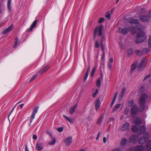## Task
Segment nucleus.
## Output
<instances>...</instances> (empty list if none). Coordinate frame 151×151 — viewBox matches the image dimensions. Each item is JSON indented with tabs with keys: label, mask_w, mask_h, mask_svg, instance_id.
<instances>
[{
	"label": "nucleus",
	"mask_w": 151,
	"mask_h": 151,
	"mask_svg": "<svg viewBox=\"0 0 151 151\" xmlns=\"http://www.w3.org/2000/svg\"><path fill=\"white\" fill-rule=\"evenodd\" d=\"M144 149L142 145H137L135 147V151H142Z\"/></svg>",
	"instance_id": "nucleus-22"
},
{
	"label": "nucleus",
	"mask_w": 151,
	"mask_h": 151,
	"mask_svg": "<svg viewBox=\"0 0 151 151\" xmlns=\"http://www.w3.org/2000/svg\"><path fill=\"white\" fill-rule=\"evenodd\" d=\"M50 68V67L48 65H47L43 69H40L39 72L40 73V74L48 70Z\"/></svg>",
	"instance_id": "nucleus-16"
},
{
	"label": "nucleus",
	"mask_w": 151,
	"mask_h": 151,
	"mask_svg": "<svg viewBox=\"0 0 151 151\" xmlns=\"http://www.w3.org/2000/svg\"><path fill=\"white\" fill-rule=\"evenodd\" d=\"M134 149L133 148H130L128 151H133V150Z\"/></svg>",
	"instance_id": "nucleus-64"
},
{
	"label": "nucleus",
	"mask_w": 151,
	"mask_h": 151,
	"mask_svg": "<svg viewBox=\"0 0 151 151\" xmlns=\"http://www.w3.org/2000/svg\"><path fill=\"white\" fill-rule=\"evenodd\" d=\"M25 151H29L27 145L25 147Z\"/></svg>",
	"instance_id": "nucleus-59"
},
{
	"label": "nucleus",
	"mask_w": 151,
	"mask_h": 151,
	"mask_svg": "<svg viewBox=\"0 0 151 151\" xmlns=\"http://www.w3.org/2000/svg\"><path fill=\"white\" fill-rule=\"evenodd\" d=\"M72 137H70L66 138L64 140L65 144L67 146H69L72 142Z\"/></svg>",
	"instance_id": "nucleus-8"
},
{
	"label": "nucleus",
	"mask_w": 151,
	"mask_h": 151,
	"mask_svg": "<svg viewBox=\"0 0 151 151\" xmlns=\"http://www.w3.org/2000/svg\"><path fill=\"white\" fill-rule=\"evenodd\" d=\"M101 105V103L100 100L97 99L95 101V108L96 110L97 111L99 107Z\"/></svg>",
	"instance_id": "nucleus-15"
},
{
	"label": "nucleus",
	"mask_w": 151,
	"mask_h": 151,
	"mask_svg": "<svg viewBox=\"0 0 151 151\" xmlns=\"http://www.w3.org/2000/svg\"><path fill=\"white\" fill-rule=\"evenodd\" d=\"M138 138V137L137 135H132L130 139V141L131 142L134 143L136 142Z\"/></svg>",
	"instance_id": "nucleus-9"
},
{
	"label": "nucleus",
	"mask_w": 151,
	"mask_h": 151,
	"mask_svg": "<svg viewBox=\"0 0 151 151\" xmlns=\"http://www.w3.org/2000/svg\"><path fill=\"white\" fill-rule=\"evenodd\" d=\"M32 138L35 140H36L37 139V136L35 134H34Z\"/></svg>",
	"instance_id": "nucleus-53"
},
{
	"label": "nucleus",
	"mask_w": 151,
	"mask_h": 151,
	"mask_svg": "<svg viewBox=\"0 0 151 151\" xmlns=\"http://www.w3.org/2000/svg\"><path fill=\"white\" fill-rule=\"evenodd\" d=\"M137 65V63H134L132 64L131 68V70L132 71L134 69H135L136 68Z\"/></svg>",
	"instance_id": "nucleus-32"
},
{
	"label": "nucleus",
	"mask_w": 151,
	"mask_h": 151,
	"mask_svg": "<svg viewBox=\"0 0 151 151\" xmlns=\"http://www.w3.org/2000/svg\"><path fill=\"white\" fill-rule=\"evenodd\" d=\"M125 91V89L124 88L122 89V90L121 91V93L120 95V96L121 97H122L124 95V93Z\"/></svg>",
	"instance_id": "nucleus-31"
},
{
	"label": "nucleus",
	"mask_w": 151,
	"mask_h": 151,
	"mask_svg": "<svg viewBox=\"0 0 151 151\" xmlns=\"http://www.w3.org/2000/svg\"><path fill=\"white\" fill-rule=\"evenodd\" d=\"M137 110L138 108L137 106L136 105H134L131 110V114H136Z\"/></svg>",
	"instance_id": "nucleus-13"
},
{
	"label": "nucleus",
	"mask_w": 151,
	"mask_h": 151,
	"mask_svg": "<svg viewBox=\"0 0 151 151\" xmlns=\"http://www.w3.org/2000/svg\"><path fill=\"white\" fill-rule=\"evenodd\" d=\"M63 127H60L58 128V129L57 130H58V131L59 132H62L63 131Z\"/></svg>",
	"instance_id": "nucleus-46"
},
{
	"label": "nucleus",
	"mask_w": 151,
	"mask_h": 151,
	"mask_svg": "<svg viewBox=\"0 0 151 151\" xmlns=\"http://www.w3.org/2000/svg\"><path fill=\"white\" fill-rule=\"evenodd\" d=\"M36 149L39 151L42 150L43 149V146L41 143H37L36 145Z\"/></svg>",
	"instance_id": "nucleus-19"
},
{
	"label": "nucleus",
	"mask_w": 151,
	"mask_h": 151,
	"mask_svg": "<svg viewBox=\"0 0 151 151\" xmlns=\"http://www.w3.org/2000/svg\"><path fill=\"white\" fill-rule=\"evenodd\" d=\"M16 106V105L14 106V108H13L12 109V110H11V111H10V113L9 114V116H8V119L9 118V116L12 113V112L13 111V110H14V108H15V107Z\"/></svg>",
	"instance_id": "nucleus-49"
},
{
	"label": "nucleus",
	"mask_w": 151,
	"mask_h": 151,
	"mask_svg": "<svg viewBox=\"0 0 151 151\" xmlns=\"http://www.w3.org/2000/svg\"><path fill=\"white\" fill-rule=\"evenodd\" d=\"M111 151H122V150L119 148H116L112 150Z\"/></svg>",
	"instance_id": "nucleus-52"
},
{
	"label": "nucleus",
	"mask_w": 151,
	"mask_h": 151,
	"mask_svg": "<svg viewBox=\"0 0 151 151\" xmlns=\"http://www.w3.org/2000/svg\"><path fill=\"white\" fill-rule=\"evenodd\" d=\"M143 64L142 63H141L139 65V68H142L143 67Z\"/></svg>",
	"instance_id": "nucleus-56"
},
{
	"label": "nucleus",
	"mask_w": 151,
	"mask_h": 151,
	"mask_svg": "<svg viewBox=\"0 0 151 151\" xmlns=\"http://www.w3.org/2000/svg\"><path fill=\"white\" fill-rule=\"evenodd\" d=\"M132 130L133 132H136L138 131V128L135 125H133L132 127Z\"/></svg>",
	"instance_id": "nucleus-27"
},
{
	"label": "nucleus",
	"mask_w": 151,
	"mask_h": 151,
	"mask_svg": "<svg viewBox=\"0 0 151 151\" xmlns=\"http://www.w3.org/2000/svg\"><path fill=\"white\" fill-rule=\"evenodd\" d=\"M139 30L136 35V42L137 43H141L146 40V36L145 32L142 30L144 29V27L141 24H139L136 27Z\"/></svg>",
	"instance_id": "nucleus-1"
},
{
	"label": "nucleus",
	"mask_w": 151,
	"mask_h": 151,
	"mask_svg": "<svg viewBox=\"0 0 151 151\" xmlns=\"http://www.w3.org/2000/svg\"><path fill=\"white\" fill-rule=\"evenodd\" d=\"M146 12V10L145 9H142L141 11L142 13L145 12Z\"/></svg>",
	"instance_id": "nucleus-58"
},
{
	"label": "nucleus",
	"mask_w": 151,
	"mask_h": 151,
	"mask_svg": "<svg viewBox=\"0 0 151 151\" xmlns=\"http://www.w3.org/2000/svg\"><path fill=\"white\" fill-rule=\"evenodd\" d=\"M100 134V132H99V133L98 134V135L96 138V140H98L99 139Z\"/></svg>",
	"instance_id": "nucleus-55"
},
{
	"label": "nucleus",
	"mask_w": 151,
	"mask_h": 151,
	"mask_svg": "<svg viewBox=\"0 0 151 151\" xmlns=\"http://www.w3.org/2000/svg\"><path fill=\"white\" fill-rule=\"evenodd\" d=\"M150 76L149 75H147L144 78V80H145L149 78L150 77Z\"/></svg>",
	"instance_id": "nucleus-54"
},
{
	"label": "nucleus",
	"mask_w": 151,
	"mask_h": 151,
	"mask_svg": "<svg viewBox=\"0 0 151 151\" xmlns=\"http://www.w3.org/2000/svg\"><path fill=\"white\" fill-rule=\"evenodd\" d=\"M110 61L111 63H112L113 61V58H110Z\"/></svg>",
	"instance_id": "nucleus-63"
},
{
	"label": "nucleus",
	"mask_w": 151,
	"mask_h": 151,
	"mask_svg": "<svg viewBox=\"0 0 151 151\" xmlns=\"http://www.w3.org/2000/svg\"><path fill=\"white\" fill-rule=\"evenodd\" d=\"M148 44L149 46L151 47V36H150L148 40Z\"/></svg>",
	"instance_id": "nucleus-45"
},
{
	"label": "nucleus",
	"mask_w": 151,
	"mask_h": 151,
	"mask_svg": "<svg viewBox=\"0 0 151 151\" xmlns=\"http://www.w3.org/2000/svg\"><path fill=\"white\" fill-rule=\"evenodd\" d=\"M12 0H8L7 3V7L8 10L9 12H10L12 8L11 6Z\"/></svg>",
	"instance_id": "nucleus-23"
},
{
	"label": "nucleus",
	"mask_w": 151,
	"mask_h": 151,
	"mask_svg": "<svg viewBox=\"0 0 151 151\" xmlns=\"http://www.w3.org/2000/svg\"><path fill=\"white\" fill-rule=\"evenodd\" d=\"M13 25H11L9 27L5 29L3 31L4 34H6L10 32L12 29Z\"/></svg>",
	"instance_id": "nucleus-20"
},
{
	"label": "nucleus",
	"mask_w": 151,
	"mask_h": 151,
	"mask_svg": "<svg viewBox=\"0 0 151 151\" xmlns=\"http://www.w3.org/2000/svg\"><path fill=\"white\" fill-rule=\"evenodd\" d=\"M77 107V104H76L74 106L71 107L69 109V112L71 114H73L75 111V109Z\"/></svg>",
	"instance_id": "nucleus-17"
},
{
	"label": "nucleus",
	"mask_w": 151,
	"mask_h": 151,
	"mask_svg": "<svg viewBox=\"0 0 151 151\" xmlns=\"http://www.w3.org/2000/svg\"><path fill=\"white\" fill-rule=\"evenodd\" d=\"M128 22L131 24H138L139 23V20L137 19H134L132 17H129L127 19Z\"/></svg>",
	"instance_id": "nucleus-7"
},
{
	"label": "nucleus",
	"mask_w": 151,
	"mask_h": 151,
	"mask_svg": "<svg viewBox=\"0 0 151 151\" xmlns=\"http://www.w3.org/2000/svg\"><path fill=\"white\" fill-rule=\"evenodd\" d=\"M103 142L105 143L106 142V137H104L103 139Z\"/></svg>",
	"instance_id": "nucleus-57"
},
{
	"label": "nucleus",
	"mask_w": 151,
	"mask_h": 151,
	"mask_svg": "<svg viewBox=\"0 0 151 151\" xmlns=\"http://www.w3.org/2000/svg\"><path fill=\"white\" fill-rule=\"evenodd\" d=\"M147 62V60H146V59H145V58L143 59L142 60L141 62V63H142L143 65L146 64V63Z\"/></svg>",
	"instance_id": "nucleus-44"
},
{
	"label": "nucleus",
	"mask_w": 151,
	"mask_h": 151,
	"mask_svg": "<svg viewBox=\"0 0 151 151\" xmlns=\"http://www.w3.org/2000/svg\"><path fill=\"white\" fill-rule=\"evenodd\" d=\"M103 27L99 26L96 27L95 30L94 32V39H95L96 36L98 35L99 36H101L102 33Z\"/></svg>",
	"instance_id": "nucleus-5"
},
{
	"label": "nucleus",
	"mask_w": 151,
	"mask_h": 151,
	"mask_svg": "<svg viewBox=\"0 0 151 151\" xmlns=\"http://www.w3.org/2000/svg\"><path fill=\"white\" fill-rule=\"evenodd\" d=\"M55 139H53L49 143V144L50 145H54L55 144Z\"/></svg>",
	"instance_id": "nucleus-34"
},
{
	"label": "nucleus",
	"mask_w": 151,
	"mask_h": 151,
	"mask_svg": "<svg viewBox=\"0 0 151 151\" xmlns=\"http://www.w3.org/2000/svg\"><path fill=\"white\" fill-rule=\"evenodd\" d=\"M98 92H99V91H98V89H96V90L95 92L93 94V95H92L93 97H95L96 96L97 94L98 93Z\"/></svg>",
	"instance_id": "nucleus-40"
},
{
	"label": "nucleus",
	"mask_w": 151,
	"mask_h": 151,
	"mask_svg": "<svg viewBox=\"0 0 151 151\" xmlns=\"http://www.w3.org/2000/svg\"><path fill=\"white\" fill-rule=\"evenodd\" d=\"M88 74L87 73H85V75L84 76V78L83 79V82H85L86 81V80L88 76Z\"/></svg>",
	"instance_id": "nucleus-38"
},
{
	"label": "nucleus",
	"mask_w": 151,
	"mask_h": 151,
	"mask_svg": "<svg viewBox=\"0 0 151 151\" xmlns=\"http://www.w3.org/2000/svg\"><path fill=\"white\" fill-rule=\"evenodd\" d=\"M140 20L143 22L148 21L149 20V18L146 16L143 15L140 17Z\"/></svg>",
	"instance_id": "nucleus-18"
},
{
	"label": "nucleus",
	"mask_w": 151,
	"mask_h": 151,
	"mask_svg": "<svg viewBox=\"0 0 151 151\" xmlns=\"http://www.w3.org/2000/svg\"><path fill=\"white\" fill-rule=\"evenodd\" d=\"M104 20V18H101L99 20V23H102Z\"/></svg>",
	"instance_id": "nucleus-48"
},
{
	"label": "nucleus",
	"mask_w": 151,
	"mask_h": 151,
	"mask_svg": "<svg viewBox=\"0 0 151 151\" xmlns=\"http://www.w3.org/2000/svg\"><path fill=\"white\" fill-rule=\"evenodd\" d=\"M96 69V67H94L93 69L92 70L91 73V76H93L95 74V71Z\"/></svg>",
	"instance_id": "nucleus-35"
},
{
	"label": "nucleus",
	"mask_w": 151,
	"mask_h": 151,
	"mask_svg": "<svg viewBox=\"0 0 151 151\" xmlns=\"http://www.w3.org/2000/svg\"><path fill=\"white\" fill-rule=\"evenodd\" d=\"M120 105L121 104H118L116 105L114 108L112 112H114L117 109H119L120 107Z\"/></svg>",
	"instance_id": "nucleus-29"
},
{
	"label": "nucleus",
	"mask_w": 151,
	"mask_h": 151,
	"mask_svg": "<svg viewBox=\"0 0 151 151\" xmlns=\"http://www.w3.org/2000/svg\"><path fill=\"white\" fill-rule=\"evenodd\" d=\"M129 125V123L128 122H126L123 125L121 128V130L124 131L128 129Z\"/></svg>",
	"instance_id": "nucleus-12"
},
{
	"label": "nucleus",
	"mask_w": 151,
	"mask_h": 151,
	"mask_svg": "<svg viewBox=\"0 0 151 151\" xmlns=\"http://www.w3.org/2000/svg\"><path fill=\"white\" fill-rule=\"evenodd\" d=\"M95 46L96 48H98L99 47V44L97 41L96 40L95 43Z\"/></svg>",
	"instance_id": "nucleus-43"
},
{
	"label": "nucleus",
	"mask_w": 151,
	"mask_h": 151,
	"mask_svg": "<svg viewBox=\"0 0 151 151\" xmlns=\"http://www.w3.org/2000/svg\"><path fill=\"white\" fill-rule=\"evenodd\" d=\"M136 29L134 27H132L131 29L130 28H125L123 29L121 28H119L118 29L119 32L120 33H122V34L124 35H126L129 31H131V32L133 33H135L136 31Z\"/></svg>",
	"instance_id": "nucleus-4"
},
{
	"label": "nucleus",
	"mask_w": 151,
	"mask_h": 151,
	"mask_svg": "<svg viewBox=\"0 0 151 151\" xmlns=\"http://www.w3.org/2000/svg\"><path fill=\"white\" fill-rule=\"evenodd\" d=\"M19 43V39L18 38L16 37V38L15 42L14 45L13 46V47L15 48L17 47V45Z\"/></svg>",
	"instance_id": "nucleus-30"
},
{
	"label": "nucleus",
	"mask_w": 151,
	"mask_h": 151,
	"mask_svg": "<svg viewBox=\"0 0 151 151\" xmlns=\"http://www.w3.org/2000/svg\"><path fill=\"white\" fill-rule=\"evenodd\" d=\"M149 49L147 48H144L143 49V52L145 53H147L149 51Z\"/></svg>",
	"instance_id": "nucleus-42"
},
{
	"label": "nucleus",
	"mask_w": 151,
	"mask_h": 151,
	"mask_svg": "<svg viewBox=\"0 0 151 151\" xmlns=\"http://www.w3.org/2000/svg\"><path fill=\"white\" fill-rule=\"evenodd\" d=\"M147 97V95L145 94L142 95L140 97L139 104L141 106L140 109H141V111L143 110L145 108V100Z\"/></svg>",
	"instance_id": "nucleus-3"
},
{
	"label": "nucleus",
	"mask_w": 151,
	"mask_h": 151,
	"mask_svg": "<svg viewBox=\"0 0 151 151\" xmlns=\"http://www.w3.org/2000/svg\"><path fill=\"white\" fill-rule=\"evenodd\" d=\"M129 111V109L128 108H126L124 110V113L126 114H128Z\"/></svg>",
	"instance_id": "nucleus-47"
},
{
	"label": "nucleus",
	"mask_w": 151,
	"mask_h": 151,
	"mask_svg": "<svg viewBox=\"0 0 151 151\" xmlns=\"http://www.w3.org/2000/svg\"><path fill=\"white\" fill-rule=\"evenodd\" d=\"M134 101L133 100H130L128 103V105L129 106H131L133 104Z\"/></svg>",
	"instance_id": "nucleus-33"
},
{
	"label": "nucleus",
	"mask_w": 151,
	"mask_h": 151,
	"mask_svg": "<svg viewBox=\"0 0 151 151\" xmlns=\"http://www.w3.org/2000/svg\"><path fill=\"white\" fill-rule=\"evenodd\" d=\"M117 95H118L117 93V92H116L115 94V95H114V96L113 99V100H116V97H117Z\"/></svg>",
	"instance_id": "nucleus-51"
},
{
	"label": "nucleus",
	"mask_w": 151,
	"mask_h": 151,
	"mask_svg": "<svg viewBox=\"0 0 151 151\" xmlns=\"http://www.w3.org/2000/svg\"><path fill=\"white\" fill-rule=\"evenodd\" d=\"M149 16L150 17H151V10L149 12Z\"/></svg>",
	"instance_id": "nucleus-62"
},
{
	"label": "nucleus",
	"mask_w": 151,
	"mask_h": 151,
	"mask_svg": "<svg viewBox=\"0 0 151 151\" xmlns=\"http://www.w3.org/2000/svg\"><path fill=\"white\" fill-rule=\"evenodd\" d=\"M115 101V100H113L112 103H111V106H113V104H114V103Z\"/></svg>",
	"instance_id": "nucleus-61"
},
{
	"label": "nucleus",
	"mask_w": 151,
	"mask_h": 151,
	"mask_svg": "<svg viewBox=\"0 0 151 151\" xmlns=\"http://www.w3.org/2000/svg\"><path fill=\"white\" fill-rule=\"evenodd\" d=\"M39 108V107L38 106H35L34 108L32 115L29 119L30 122L29 124V126L30 125L33 119L35 118V115L38 111Z\"/></svg>",
	"instance_id": "nucleus-6"
},
{
	"label": "nucleus",
	"mask_w": 151,
	"mask_h": 151,
	"mask_svg": "<svg viewBox=\"0 0 151 151\" xmlns=\"http://www.w3.org/2000/svg\"><path fill=\"white\" fill-rule=\"evenodd\" d=\"M37 77V75H35L34 76H33L30 79L29 81L31 82L33 81L34 80H35L36 78Z\"/></svg>",
	"instance_id": "nucleus-39"
},
{
	"label": "nucleus",
	"mask_w": 151,
	"mask_h": 151,
	"mask_svg": "<svg viewBox=\"0 0 151 151\" xmlns=\"http://www.w3.org/2000/svg\"><path fill=\"white\" fill-rule=\"evenodd\" d=\"M38 21V19H37L33 22L30 27L27 29V30L28 32H29L32 30L36 26Z\"/></svg>",
	"instance_id": "nucleus-10"
},
{
	"label": "nucleus",
	"mask_w": 151,
	"mask_h": 151,
	"mask_svg": "<svg viewBox=\"0 0 151 151\" xmlns=\"http://www.w3.org/2000/svg\"><path fill=\"white\" fill-rule=\"evenodd\" d=\"M63 116L65 120L70 123H72L74 122V119L73 118L68 117L65 115H64Z\"/></svg>",
	"instance_id": "nucleus-21"
},
{
	"label": "nucleus",
	"mask_w": 151,
	"mask_h": 151,
	"mask_svg": "<svg viewBox=\"0 0 151 151\" xmlns=\"http://www.w3.org/2000/svg\"><path fill=\"white\" fill-rule=\"evenodd\" d=\"M135 52L138 55H139L141 56L142 55V52L139 50H136L135 51Z\"/></svg>",
	"instance_id": "nucleus-36"
},
{
	"label": "nucleus",
	"mask_w": 151,
	"mask_h": 151,
	"mask_svg": "<svg viewBox=\"0 0 151 151\" xmlns=\"http://www.w3.org/2000/svg\"><path fill=\"white\" fill-rule=\"evenodd\" d=\"M101 49L104 51V46L102 44H101Z\"/></svg>",
	"instance_id": "nucleus-60"
},
{
	"label": "nucleus",
	"mask_w": 151,
	"mask_h": 151,
	"mask_svg": "<svg viewBox=\"0 0 151 151\" xmlns=\"http://www.w3.org/2000/svg\"><path fill=\"white\" fill-rule=\"evenodd\" d=\"M120 48L121 50H123L124 49V47L123 44V43L121 42L119 43Z\"/></svg>",
	"instance_id": "nucleus-41"
},
{
	"label": "nucleus",
	"mask_w": 151,
	"mask_h": 151,
	"mask_svg": "<svg viewBox=\"0 0 151 151\" xmlns=\"http://www.w3.org/2000/svg\"><path fill=\"white\" fill-rule=\"evenodd\" d=\"M103 119V116H101L98 119L97 122V124L99 125H100L102 122Z\"/></svg>",
	"instance_id": "nucleus-25"
},
{
	"label": "nucleus",
	"mask_w": 151,
	"mask_h": 151,
	"mask_svg": "<svg viewBox=\"0 0 151 151\" xmlns=\"http://www.w3.org/2000/svg\"><path fill=\"white\" fill-rule=\"evenodd\" d=\"M146 134L147 137L145 138H141L139 140V143L140 144H142L146 142L147 150L148 151H151V140L147 141L148 137V133H147Z\"/></svg>",
	"instance_id": "nucleus-2"
},
{
	"label": "nucleus",
	"mask_w": 151,
	"mask_h": 151,
	"mask_svg": "<svg viewBox=\"0 0 151 151\" xmlns=\"http://www.w3.org/2000/svg\"><path fill=\"white\" fill-rule=\"evenodd\" d=\"M133 122L137 126L142 124L141 120L138 117H136L134 118L133 120Z\"/></svg>",
	"instance_id": "nucleus-11"
},
{
	"label": "nucleus",
	"mask_w": 151,
	"mask_h": 151,
	"mask_svg": "<svg viewBox=\"0 0 151 151\" xmlns=\"http://www.w3.org/2000/svg\"><path fill=\"white\" fill-rule=\"evenodd\" d=\"M133 52V50L132 49L129 50L128 51V54L129 55H131Z\"/></svg>",
	"instance_id": "nucleus-37"
},
{
	"label": "nucleus",
	"mask_w": 151,
	"mask_h": 151,
	"mask_svg": "<svg viewBox=\"0 0 151 151\" xmlns=\"http://www.w3.org/2000/svg\"><path fill=\"white\" fill-rule=\"evenodd\" d=\"M96 86L98 87H99L101 85V82L100 78H99L97 80L96 82Z\"/></svg>",
	"instance_id": "nucleus-26"
},
{
	"label": "nucleus",
	"mask_w": 151,
	"mask_h": 151,
	"mask_svg": "<svg viewBox=\"0 0 151 151\" xmlns=\"http://www.w3.org/2000/svg\"><path fill=\"white\" fill-rule=\"evenodd\" d=\"M146 129V128L144 126H141L140 127L138 131V134H142L144 133Z\"/></svg>",
	"instance_id": "nucleus-14"
},
{
	"label": "nucleus",
	"mask_w": 151,
	"mask_h": 151,
	"mask_svg": "<svg viewBox=\"0 0 151 151\" xmlns=\"http://www.w3.org/2000/svg\"><path fill=\"white\" fill-rule=\"evenodd\" d=\"M127 141V140L126 138H124L123 139L121 142V145L123 146L125 145Z\"/></svg>",
	"instance_id": "nucleus-28"
},
{
	"label": "nucleus",
	"mask_w": 151,
	"mask_h": 151,
	"mask_svg": "<svg viewBox=\"0 0 151 151\" xmlns=\"http://www.w3.org/2000/svg\"><path fill=\"white\" fill-rule=\"evenodd\" d=\"M113 9H112L111 11H109L106 15L105 17L108 19H110L111 18V14H112V12Z\"/></svg>",
	"instance_id": "nucleus-24"
},
{
	"label": "nucleus",
	"mask_w": 151,
	"mask_h": 151,
	"mask_svg": "<svg viewBox=\"0 0 151 151\" xmlns=\"http://www.w3.org/2000/svg\"><path fill=\"white\" fill-rule=\"evenodd\" d=\"M90 69V66H88L87 69L86 70V73L89 74V71Z\"/></svg>",
	"instance_id": "nucleus-50"
}]
</instances>
